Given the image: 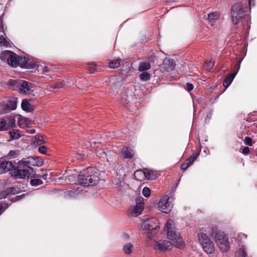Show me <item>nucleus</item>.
Listing matches in <instances>:
<instances>
[{"mask_svg": "<svg viewBox=\"0 0 257 257\" xmlns=\"http://www.w3.org/2000/svg\"><path fill=\"white\" fill-rule=\"evenodd\" d=\"M99 179L97 170L91 167L82 170L78 176V184L84 186L95 185Z\"/></svg>", "mask_w": 257, "mask_h": 257, "instance_id": "obj_1", "label": "nucleus"}, {"mask_svg": "<svg viewBox=\"0 0 257 257\" xmlns=\"http://www.w3.org/2000/svg\"><path fill=\"white\" fill-rule=\"evenodd\" d=\"M166 227L168 237L171 240L172 244L177 247H182L184 245L183 241L179 234L177 233L175 230L174 221L169 220L166 223Z\"/></svg>", "mask_w": 257, "mask_h": 257, "instance_id": "obj_2", "label": "nucleus"}, {"mask_svg": "<svg viewBox=\"0 0 257 257\" xmlns=\"http://www.w3.org/2000/svg\"><path fill=\"white\" fill-rule=\"evenodd\" d=\"M158 221L157 218H152L147 219L144 221L141 227L145 231L148 238L151 237L157 232V229L159 227Z\"/></svg>", "mask_w": 257, "mask_h": 257, "instance_id": "obj_3", "label": "nucleus"}, {"mask_svg": "<svg viewBox=\"0 0 257 257\" xmlns=\"http://www.w3.org/2000/svg\"><path fill=\"white\" fill-rule=\"evenodd\" d=\"M215 243L223 252H226L229 250L230 244L227 236L223 232L218 231L214 235Z\"/></svg>", "mask_w": 257, "mask_h": 257, "instance_id": "obj_4", "label": "nucleus"}, {"mask_svg": "<svg viewBox=\"0 0 257 257\" xmlns=\"http://www.w3.org/2000/svg\"><path fill=\"white\" fill-rule=\"evenodd\" d=\"M199 241L204 250L207 253H212L214 251L213 242L206 234L200 233L198 235Z\"/></svg>", "mask_w": 257, "mask_h": 257, "instance_id": "obj_5", "label": "nucleus"}, {"mask_svg": "<svg viewBox=\"0 0 257 257\" xmlns=\"http://www.w3.org/2000/svg\"><path fill=\"white\" fill-rule=\"evenodd\" d=\"M173 197H169L168 195L163 196L158 203V206L159 210L165 213H169L173 207Z\"/></svg>", "mask_w": 257, "mask_h": 257, "instance_id": "obj_6", "label": "nucleus"}, {"mask_svg": "<svg viewBox=\"0 0 257 257\" xmlns=\"http://www.w3.org/2000/svg\"><path fill=\"white\" fill-rule=\"evenodd\" d=\"M242 6L239 4L234 5L231 10V18L233 24L236 25L243 17L244 11Z\"/></svg>", "mask_w": 257, "mask_h": 257, "instance_id": "obj_7", "label": "nucleus"}, {"mask_svg": "<svg viewBox=\"0 0 257 257\" xmlns=\"http://www.w3.org/2000/svg\"><path fill=\"white\" fill-rule=\"evenodd\" d=\"M144 209V198L138 197L136 199V204L130 208V211L132 215L137 216L141 214Z\"/></svg>", "mask_w": 257, "mask_h": 257, "instance_id": "obj_8", "label": "nucleus"}, {"mask_svg": "<svg viewBox=\"0 0 257 257\" xmlns=\"http://www.w3.org/2000/svg\"><path fill=\"white\" fill-rule=\"evenodd\" d=\"M20 86V92L27 95L31 94L35 89V86L34 84L25 81H23L21 82Z\"/></svg>", "mask_w": 257, "mask_h": 257, "instance_id": "obj_9", "label": "nucleus"}, {"mask_svg": "<svg viewBox=\"0 0 257 257\" xmlns=\"http://www.w3.org/2000/svg\"><path fill=\"white\" fill-rule=\"evenodd\" d=\"M172 243L166 240H159L155 242L154 244V248L162 252L171 249Z\"/></svg>", "mask_w": 257, "mask_h": 257, "instance_id": "obj_10", "label": "nucleus"}, {"mask_svg": "<svg viewBox=\"0 0 257 257\" xmlns=\"http://www.w3.org/2000/svg\"><path fill=\"white\" fill-rule=\"evenodd\" d=\"M15 175L19 178H29L34 175V170L32 168L24 169H19L17 170Z\"/></svg>", "mask_w": 257, "mask_h": 257, "instance_id": "obj_11", "label": "nucleus"}, {"mask_svg": "<svg viewBox=\"0 0 257 257\" xmlns=\"http://www.w3.org/2000/svg\"><path fill=\"white\" fill-rule=\"evenodd\" d=\"M5 55L7 58L8 64L13 67H17L18 64V58L11 51H7L4 52Z\"/></svg>", "mask_w": 257, "mask_h": 257, "instance_id": "obj_12", "label": "nucleus"}, {"mask_svg": "<svg viewBox=\"0 0 257 257\" xmlns=\"http://www.w3.org/2000/svg\"><path fill=\"white\" fill-rule=\"evenodd\" d=\"M143 174L148 180H155L157 178V173L152 170L145 169L143 171H137L135 172V175L137 176Z\"/></svg>", "mask_w": 257, "mask_h": 257, "instance_id": "obj_13", "label": "nucleus"}, {"mask_svg": "<svg viewBox=\"0 0 257 257\" xmlns=\"http://www.w3.org/2000/svg\"><path fill=\"white\" fill-rule=\"evenodd\" d=\"M14 168V165L11 161H4L1 163L0 165V173H3L12 170Z\"/></svg>", "mask_w": 257, "mask_h": 257, "instance_id": "obj_14", "label": "nucleus"}, {"mask_svg": "<svg viewBox=\"0 0 257 257\" xmlns=\"http://www.w3.org/2000/svg\"><path fill=\"white\" fill-rule=\"evenodd\" d=\"M198 155L199 153H196L190 157L181 165V169L184 171L186 170L191 164H192L194 161L197 158Z\"/></svg>", "mask_w": 257, "mask_h": 257, "instance_id": "obj_15", "label": "nucleus"}, {"mask_svg": "<svg viewBox=\"0 0 257 257\" xmlns=\"http://www.w3.org/2000/svg\"><path fill=\"white\" fill-rule=\"evenodd\" d=\"M34 158L33 157H29L26 159H23L18 163L19 168L22 167H27V168H31L30 165H33Z\"/></svg>", "mask_w": 257, "mask_h": 257, "instance_id": "obj_16", "label": "nucleus"}, {"mask_svg": "<svg viewBox=\"0 0 257 257\" xmlns=\"http://www.w3.org/2000/svg\"><path fill=\"white\" fill-rule=\"evenodd\" d=\"M18 123L20 127L24 128L31 124V121L29 118L19 116L18 119Z\"/></svg>", "mask_w": 257, "mask_h": 257, "instance_id": "obj_17", "label": "nucleus"}, {"mask_svg": "<svg viewBox=\"0 0 257 257\" xmlns=\"http://www.w3.org/2000/svg\"><path fill=\"white\" fill-rule=\"evenodd\" d=\"M78 176L76 172L70 174L65 178V182L68 184H78Z\"/></svg>", "mask_w": 257, "mask_h": 257, "instance_id": "obj_18", "label": "nucleus"}, {"mask_svg": "<svg viewBox=\"0 0 257 257\" xmlns=\"http://www.w3.org/2000/svg\"><path fill=\"white\" fill-rule=\"evenodd\" d=\"M219 13L217 12H212L208 15V19L211 25H213L214 23L219 19Z\"/></svg>", "mask_w": 257, "mask_h": 257, "instance_id": "obj_19", "label": "nucleus"}, {"mask_svg": "<svg viewBox=\"0 0 257 257\" xmlns=\"http://www.w3.org/2000/svg\"><path fill=\"white\" fill-rule=\"evenodd\" d=\"M21 106L24 110L28 112H30L34 109L33 106L26 99L23 100Z\"/></svg>", "mask_w": 257, "mask_h": 257, "instance_id": "obj_20", "label": "nucleus"}, {"mask_svg": "<svg viewBox=\"0 0 257 257\" xmlns=\"http://www.w3.org/2000/svg\"><path fill=\"white\" fill-rule=\"evenodd\" d=\"M122 155L124 158H132L134 156V151L130 148H125L122 150Z\"/></svg>", "mask_w": 257, "mask_h": 257, "instance_id": "obj_21", "label": "nucleus"}, {"mask_svg": "<svg viewBox=\"0 0 257 257\" xmlns=\"http://www.w3.org/2000/svg\"><path fill=\"white\" fill-rule=\"evenodd\" d=\"M237 74V72L229 75L224 80L223 86L225 88H227L232 82L234 78Z\"/></svg>", "mask_w": 257, "mask_h": 257, "instance_id": "obj_22", "label": "nucleus"}, {"mask_svg": "<svg viewBox=\"0 0 257 257\" xmlns=\"http://www.w3.org/2000/svg\"><path fill=\"white\" fill-rule=\"evenodd\" d=\"M3 27H0V45L9 47L10 43L6 40Z\"/></svg>", "mask_w": 257, "mask_h": 257, "instance_id": "obj_23", "label": "nucleus"}, {"mask_svg": "<svg viewBox=\"0 0 257 257\" xmlns=\"http://www.w3.org/2000/svg\"><path fill=\"white\" fill-rule=\"evenodd\" d=\"M246 250L244 246L240 247L235 253V257H246Z\"/></svg>", "mask_w": 257, "mask_h": 257, "instance_id": "obj_24", "label": "nucleus"}, {"mask_svg": "<svg viewBox=\"0 0 257 257\" xmlns=\"http://www.w3.org/2000/svg\"><path fill=\"white\" fill-rule=\"evenodd\" d=\"M34 143L38 145H41L46 143L45 137L43 136L37 135L35 137Z\"/></svg>", "mask_w": 257, "mask_h": 257, "instance_id": "obj_25", "label": "nucleus"}, {"mask_svg": "<svg viewBox=\"0 0 257 257\" xmlns=\"http://www.w3.org/2000/svg\"><path fill=\"white\" fill-rule=\"evenodd\" d=\"M14 188H8L0 193V199H4L10 193H14Z\"/></svg>", "mask_w": 257, "mask_h": 257, "instance_id": "obj_26", "label": "nucleus"}, {"mask_svg": "<svg viewBox=\"0 0 257 257\" xmlns=\"http://www.w3.org/2000/svg\"><path fill=\"white\" fill-rule=\"evenodd\" d=\"M151 67L150 63L147 62H141L139 65V70L140 71H144L149 69Z\"/></svg>", "mask_w": 257, "mask_h": 257, "instance_id": "obj_27", "label": "nucleus"}, {"mask_svg": "<svg viewBox=\"0 0 257 257\" xmlns=\"http://www.w3.org/2000/svg\"><path fill=\"white\" fill-rule=\"evenodd\" d=\"M120 65V59H117L111 61L109 63V66L111 68H117Z\"/></svg>", "mask_w": 257, "mask_h": 257, "instance_id": "obj_28", "label": "nucleus"}, {"mask_svg": "<svg viewBox=\"0 0 257 257\" xmlns=\"http://www.w3.org/2000/svg\"><path fill=\"white\" fill-rule=\"evenodd\" d=\"M16 126L15 119L11 117L8 121H6V126L7 130Z\"/></svg>", "mask_w": 257, "mask_h": 257, "instance_id": "obj_29", "label": "nucleus"}, {"mask_svg": "<svg viewBox=\"0 0 257 257\" xmlns=\"http://www.w3.org/2000/svg\"><path fill=\"white\" fill-rule=\"evenodd\" d=\"M7 109L9 110H14L17 107V104L15 101L11 100L8 102L6 104Z\"/></svg>", "mask_w": 257, "mask_h": 257, "instance_id": "obj_30", "label": "nucleus"}, {"mask_svg": "<svg viewBox=\"0 0 257 257\" xmlns=\"http://www.w3.org/2000/svg\"><path fill=\"white\" fill-rule=\"evenodd\" d=\"M133 245L131 243H127L124 245L123 250L125 253L129 254L132 252Z\"/></svg>", "mask_w": 257, "mask_h": 257, "instance_id": "obj_31", "label": "nucleus"}, {"mask_svg": "<svg viewBox=\"0 0 257 257\" xmlns=\"http://www.w3.org/2000/svg\"><path fill=\"white\" fill-rule=\"evenodd\" d=\"M150 74L147 72H143L140 75V79L143 81H147L150 79Z\"/></svg>", "mask_w": 257, "mask_h": 257, "instance_id": "obj_32", "label": "nucleus"}, {"mask_svg": "<svg viewBox=\"0 0 257 257\" xmlns=\"http://www.w3.org/2000/svg\"><path fill=\"white\" fill-rule=\"evenodd\" d=\"M43 183L42 181L39 179H32L30 181V184L32 186H38L42 184Z\"/></svg>", "mask_w": 257, "mask_h": 257, "instance_id": "obj_33", "label": "nucleus"}, {"mask_svg": "<svg viewBox=\"0 0 257 257\" xmlns=\"http://www.w3.org/2000/svg\"><path fill=\"white\" fill-rule=\"evenodd\" d=\"M7 130L6 126V120L4 119H0V131Z\"/></svg>", "mask_w": 257, "mask_h": 257, "instance_id": "obj_34", "label": "nucleus"}, {"mask_svg": "<svg viewBox=\"0 0 257 257\" xmlns=\"http://www.w3.org/2000/svg\"><path fill=\"white\" fill-rule=\"evenodd\" d=\"M9 134L13 139H18L20 138V135L18 131H11Z\"/></svg>", "mask_w": 257, "mask_h": 257, "instance_id": "obj_35", "label": "nucleus"}, {"mask_svg": "<svg viewBox=\"0 0 257 257\" xmlns=\"http://www.w3.org/2000/svg\"><path fill=\"white\" fill-rule=\"evenodd\" d=\"M142 193L144 196H145L146 197H148L150 195L151 191L149 188L145 187L143 189Z\"/></svg>", "mask_w": 257, "mask_h": 257, "instance_id": "obj_36", "label": "nucleus"}, {"mask_svg": "<svg viewBox=\"0 0 257 257\" xmlns=\"http://www.w3.org/2000/svg\"><path fill=\"white\" fill-rule=\"evenodd\" d=\"M96 155L100 158H104L106 156L105 152L100 149L96 152Z\"/></svg>", "mask_w": 257, "mask_h": 257, "instance_id": "obj_37", "label": "nucleus"}, {"mask_svg": "<svg viewBox=\"0 0 257 257\" xmlns=\"http://www.w3.org/2000/svg\"><path fill=\"white\" fill-rule=\"evenodd\" d=\"M205 65H206V69L208 70H210L213 67L214 62H212L211 61H206L205 63Z\"/></svg>", "mask_w": 257, "mask_h": 257, "instance_id": "obj_38", "label": "nucleus"}, {"mask_svg": "<svg viewBox=\"0 0 257 257\" xmlns=\"http://www.w3.org/2000/svg\"><path fill=\"white\" fill-rule=\"evenodd\" d=\"M39 151L40 153L43 154H47V148L45 146H42L39 147Z\"/></svg>", "mask_w": 257, "mask_h": 257, "instance_id": "obj_39", "label": "nucleus"}, {"mask_svg": "<svg viewBox=\"0 0 257 257\" xmlns=\"http://www.w3.org/2000/svg\"><path fill=\"white\" fill-rule=\"evenodd\" d=\"M42 71L43 72V73H44V74L46 73H52V72L51 69H50L47 66H45V67H43Z\"/></svg>", "mask_w": 257, "mask_h": 257, "instance_id": "obj_40", "label": "nucleus"}, {"mask_svg": "<svg viewBox=\"0 0 257 257\" xmlns=\"http://www.w3.org/2000/svg\"><path fill=\"white\" fill-rule=\"evenodd\" d=\"M244 143L245 144L248 146H252V140L251 138L249 137H246L244 139Z\"/></svg>", "mask_w": 257, "mask_h": 257, "instance_id": "obj_41", "label": "nucleus"}, {"mask_svg": "<svg viewBox=\"0 0 257 257\" xmlns=\"http://www.w3.org/2000/svg\"><path fill=\"white\" fill-rule=\"evenodd\" d=\"M18 154V152L17 151H10L9 153V156L10 158H15V156H16Z\"/></svg>", "mask_w": 257, "mask_h": 257, "instance_id": "obj_42", "label": "nucleus"}, {"mask_svg": "<svg viewBox=\"0 0 257 257\" xmlns=\"http://www.w3.org/2000/svg\"><path fill=\"white\" fill-rule=\"evenodd\" d=\"M96 64L94 63H91L88 64V67L91 70H94L96 69Z\"/></svg>", "mask_w": 257, "mask_h": 257, "instance_id": "obj_43", "label": "nucleus"}, {"mask_svg": "<svg viewBox=\"0 0 257 257\" xmlns=\"http://www.w3.org/2000/svg\"><path fill=\"white\" fill-rule=\"evenodd\" d=\"M8 208V205L6 204H5L4 205L2 204H0V214L7 208Z\"/></svg>", "mask_w": 257, "mask_h": 257, "instance_id": "obj_44", "label": "nucleus"}, {"mask_svg": "<svg viewBox=\"0 0 257 257\" xmlns=\"http://www.w3.org/2000/svg\"><path fill=\"white\" fill-rule=\"evenodd\" d=\"M249 149L248 148V147H244L243 149H242V153L245 155H247L249 153Z\"/></svg>", "mask_w": 257, "mask_h": 257, "instance_id": "obj_45", "label": "nucleus"}, {"mask_svg": "<svg viewBox=\"0 0 257 257\" xmlns=\"http://www.w3.org/2000/svg\"><path fill=\"white\" fill-rule=\"evenodd\" d=\"M187 89L189 91H191L193 89V85L189 83H187L186 84Z\"/></svg>", "mask_w": 257, "mask_h": 257, "instance_id": "obj_46", "label": "nucleus"}, {"mask_svg": "<svg viewBox=\"0 0 257 257\" xmlns=\"http://www.w3.org/2000/svg\"><path fill=\"white\" fill-rule=\"evenodd\" d=\"M62 85H63V84H62V82H59L56 84V88H60L62 86Z\"/></svg>", "mask_w": 257, "mask_h": 257, "instance_id": "obj_47", "label": "nucleus"}, {"mask_svg": "<svg viewBox=\"0 0 257 257\" xmlns=\"http://www.w3.org/2000/svg\"><path fill=\"white\" fill-rule=\"evenodd\" d=\"M248 2H249V5L250 7L251 5L252 6L254 5V0H248Z\"/></svg>", "mask_w": 257, "mask_h": 257, "instance_id": "obj_48", "label": "nucleus"}, {"mask_svg": "<svg viewBox=\"0 0 257 257\" xmlns=\"http://www.w3.org/2000/svg\"><path fill=\"white\" fill-rule=\"evenodd\" d=\"M174 63L173 62V61H172L171 64L170 69H172L174 67Z\"/></svg>", "mask_w": 257, "mask_h": 257, "instance_id": "obj_49", "label": "nucleus"}, {"mask_svg": "<svg viewBox=\"0 0 257 257\" xmlns=\"http://www.w3.org/2000/svg\"><path fill=\"white\" fill-rule=\"evenodd\" d=\"M113 181V183L114 184H116V185H118V183L117 182H116V181H115V179H114L113 180V181Z\"/></svg>", "mask_w": 257, "mask_h": 257, "instance_id": "obj_50", "label": "nucleus"}, {"mask_svg": "<svg viewBox=\"0 0 257 257\" xmlns=\"http://www.w3.org/2000/svg\"><path fill=\"white\" fill-rule=\"evenodd\" d=\"M240 62H241V61H240V62H239L238 65H237V67H238L237 70H238V69H239Z\"/></svg>", "mask_w": 257, "mask_h": 257, "instance_id": "obj_51", "label": "nucleus"}, {"mask_svg": "<svg viewBox=\"0 0 257 257\" xmlns=\"http://www.w3.org/2000/svg\"><path fill=\"white\" fill-rule=\"evenodd\" d=\"M44 77L46 78H48L49 77H51V75L50 74L49 75L48 77L47 76H44Z\"/></svg>", "mask_w": 257, "mask_h": 257, "instance_id": "obj_52", "label": "nucleus"}, {"mask_svg": "<svg viewBox=\"0 0 257 257\" xmlns=\"http://www.w3.org/2000/svg\"><path fill=\"white\" fill-rule=\"evenodd\" d=\"M77 159H81V157L80 155H79V156L77 157Z\"/></svg>", "mask_w": 257, "mask_h": 257, "instance_id": "obj_53", "label": "nucleus"}, {"mask_svg": "<svg viewBox=\"0 0 257 257\" xmlns=\"http://www.w3.org/2000/svg\"><path fill=\"white\" fill-rule=\"evenodd\" d=\"M34 132H35V131H34V130H32V133H34Z\"/></svg>", "mask_w": 257, "mask_h": 257, "instance_id": "obj_54", "label": "nucleus"}, {"mask_svg": "<svg viewBox=\"0 0 257 257\" xmlns=\"http://www.w3.org/2000/svg\"><path fill=\"white\" fill-rule=\"evenodd\" d=\"M111 90H112V91H114V89H113V88H111Z\"/></svg>", "mask_w": 257, "mask_h": 257, "instance_id": "obj_55", "label": "nucleus"}, {"mask_svg": "<svg viewBox=\"0 0 257 257\" xmlns=\"http://www.w3.org/2000/svg\"><path fill=\"white\" fill-rule=\"evenodd\" d=\"M111 90H112V91H114V89H113V88H111Z\"/></svg>", "mask_w": 257, "mask_h": 257, "instance_id": "obj_56", "label": "nucleus"}]
</instances>
